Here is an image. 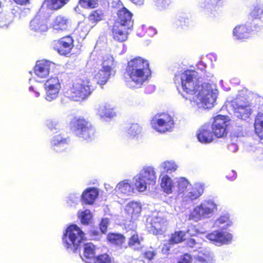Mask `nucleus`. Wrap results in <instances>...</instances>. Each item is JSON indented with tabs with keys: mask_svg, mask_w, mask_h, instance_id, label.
Listing matches in <instances>:
<instances>
[{
	"mask_svg": "<svg viewBox=\"0 0 263 263\" xmlns=\"http://www.w3.org/2000/svg\"><path fill=\"white\" fill-rule=\"evenodd\" d=\"M175 83H180L184 92L190 96L185 97L192 105L199 108H211L216 101L218 90L216 85L202 83L197 71L186 70L180 75L175 76Z\"/></svg>",
	"mask_w": 263,
	"mask_h": 263,
	"instance_id": "f257e3e1",
	"label": "nucleus"
},
{
	"mask_svg": "<svg viewBox=\"0 0 263 263\" xmlns=\"http://www.w3.org/2000/svg\"><path fill=\"white\" fill-rule=\"evenodd\" d=\"M126 72L129 79L128 85L132 88L141 87L151 75L148 61L140 57L128 61Z\"/></svg>",
	"mask_w": 263,
	"mask_h": 263,
	"instance_id": "f03ea898",
	"label": "nucleus"
},
{
	"mask_svg": "<svg viewBox=\"0 0 263 263\" xmlns=\"http://www.w3.org/2000/svg\"><path fill=\"white\" fill-rule=\"evenodd\" d=\"M157 179L155 168L151 166L143 167L133 178L136 190L139 192L149 191L156 184Z\"/></svg>",
	"mask_w": 263,
	"mask_h": 263,
	"instance_id": "7ed1b4c3",
	"label": "nucleus"
},
{
	"mask_svg": "<svg viewBox=\"0 0 263 263\" xmlns=\"http://www.w3.org/2000/svg\"><path fill=\"white\" fill-rule=\"evenodd\" d=\"M217 204L213 200H205L190 211L188 219L198 222L210 218L217 210Z\"/></svg>",
	"mask_w": 263,
	"mask_h": 263,
	"instance_id": "20e7f679",
	"label": "nucleus"
},
{
	"mask_svg": "<svg viewBox=\"0 0 263 263\" xmlns=\"http://www.w3.org/2000/svg\"><path fill=\"white\" fill-rule=\"evenodd\" d=\"M85 234L76 224L68 227L63 237L64 246L67 250L76 251L84 239Z\"/></svg>",
	"mask_w": 263,
	"mask_h": 263,
	"instance_id": "39448f33",
	"label": "nucleus"
},
{
	"mask_svg": "<svg viewBox=\"0 0 263 263\" xmlns=\"http://www.w3.org/2000/svg\"><path fill=\"white\" fill-rule=\"evenodd\" d=\"M91 83L88 80H79L74 82L68 89L69 97L75 101L85 99L93 90Z\"/></svg>",
	"mask_w": 263,
	"mask_h": 263,
	"instance_id": "423d86ee",
	"label": "nucleus"
},
{
	"mask_svg": "<svg viewBox=\"0 0 263 263\" xmlns=\"http://www.w3.org/2000/svg\"><path fill=\"white\" fill-rule=\"evenodd\" d=\"M71 126L76 135L79 138L87 141L93 139L94 129L91 124L85 120L74 118L71 122Z\"/></svg>",
	"mask_w": 263,
	"mask_h": 263,
	"instance_id": "0eeeda50",
	"label": "nucleus"
},
{
	"mask_svg": "<svg viewBox=\"0 0 263 263\" xmlns=\"http://www.w3.org/2000/svg\"><path fill=\"white\" fill-rule=\"evenodd\" d=\"M151 124L153 128L160 133L170 131L174 126L173 118L167 114L156 115Z\"/></svg>",
	"mask_w": 263,
	"mask_h": 263,
	"instance_id": "6e6552de",
	"label": "nucleus"
},
{
	"mask_svg": "<svg viewBox=\"0 0 263 263\" xmlns=\"http://www.w3.org/2000/svg\"><path fill=\"white\" fill-rule=\"evenodd\" d=\"M230 119L228 117L217 115L211 125L212 133L217 138H222L227 136L228 133L227 126L229 124Z\"/></svg>",
	"mask_w": 263,
	"mask_h": 263,
	"instance_id": "1a4fd4ad",
	"label": "nucleus"
},
{
	"mask_svg": "<svg viewBox=\"0 0 263 263\" xmlns=\"http://www.w3.org/2000/svg\"><path fill=\"white\" fill-rule=\"evenodd\" d=\"M230 107H232L234 115L236 117L244 120L249 118L252 111L251 106L249 102L239 99L232 101Z\"/></svg>",
	"mask_w": 263,
	"mask_h": 263,
	"instance_id": "9d476101",
	"label": "nucleus"
},
{
	"mask_svg": "<svg viewBox=\"0 0 263 263\" xmlns=\"http://www.w3.org/2000/svg\"><path fill=\"white\" fill-rule=\"evenodd\" d=\"M167 221L166 219L158 214L154 216L148 222L147 228L150 232L155 235L163 234L166 228Z\"/></svg>",
	"mask_w": 263,
	"mask_h": 263,
	"instance_id": "9b49d317",
	"label": "nucleus"
},
{
	"mask_svg": "<svg viewBox=\"0 0 263 263\" xmlns=\"http://www.w3.org/2000/svg\"><path fill=\"white\" fill-rule=\"evenodd\" d=\"M204 185L201 182H196L191 185L185 193L181 196L182 201L185 202H191L198 199L203 193Z\"/></svg>",
	"mask_w": 263,
	"mask_h": 263,
	"instance_id": "f8f14e48",
	"label": "nucleus"
},
{
	"mask_svg": "<svg viewBox=\"0 0 263 263\" xmlns=\"http://www.w3.org/2000/svg\"><path fill=\"white\" fill-rule=\"evenodd\" d=\"M73 46V39L69 36L62 37L58 41H54L53 43V48L61 55L68 54Z\"/></svg>",
	"mask_w": 263,
	"mask_h": 263,
	"instance_id": "ddd939ff",
	"label": "nucleus"
},
{
	"mask_svg": "<svg viewBox=\"0 0 263 263\" xmlns=\"http://www.w3.org/2000/svg\"><path fill=\"white\" fill-rule=\"evenodd\" d=\"M207 238L213 241L216 245L228 243L232 241L233 236L231 234L226 232L214 231L206 236Z\"/></svg>",
	"mask_w": 263,
	"mask_h": 263,
	"instance_id": "4468645a",
	"label": "nucleus"
},
{
	"mask_svg": "<svg viewBox=\"0 0 263 263\" xmlns=\"http://www.w3.org/2000/svg\"><path fill=\"white\" fill-rule=\"evenodd\" d=\"M54 67V64L46 60L37 61L34 68V72L39 78H45L50 73V70Z\"/></svg>",
	"mask_w": 263,
	"mask_h": 263,
	"instance_id": "2eb2a0df",
	"label": "nucleus"
},
{
	"mask_svg": "<svg viewBox=\"0 0 263 263\" xmlns=\"http://www.w3.org/2000/svg\"><path fill=\"white\" fill-rule=\"evenodd\" d=\"M196 135L198 141L203 144L210 143L214 140L211 127L209 124H205L201 126L198 129Z\"/></svg>",
	"mask_w": 263,
	"mask_h": 263,
	"instance_id": "dca6fc26",
	"label": "nucleus"
},
{
	"mask_svg": "<svg viewBox=\"0 0 263 263\" xmlns=\"http://www.w3.org/2000/svg\"><path fill=\"white\" fill-rule=\"evenodd\" d=\"M256 31L250 25H239L236 26L233 31V36L237 40H242L249 39Z\"/></svg>",
	"mask_w": 263,
	"mask_h": 263,
	"instance_id": "f3484780",
	"label": "nucleus"
},
{
	"mask_svg": "<svg viewBox=\"0 0 263 263\" xmlns=\"http://www.w3.org/2000/svg\"><path fill=\"white\" fill-rule=\"evenodd\" d=\"M118 20L115 23H119L121 27L131 29L133 26L132 13L126 8H122L118 11Z\"/></svg>",
	"mask_w": 263,
	"mask_h": 263,
	"instance_id": "a211bd4d",
	"label": "nucleus"
},
{
	"mask_svg": "<svg viewBox=\"0 0 263 263\" xmlns=\"http://www.w3.org/2000/svg\"><path fill=\"white\" fill-rule=\"evenodd\" d=\"M196 263H214L213 253L207 248H201L198 250L197 254L194 255Z\"/></svg>",
	"mask_w": 263,
	"mask_h": 263,
	"instance_id": "6ab92c4d",
	"label": "nucleus"
},
{
	"mask_svg": "<svg viewBox=\"0 0 263 263\" xmlns=\"http://www.w3.org/2000/svg\"><path fill=\"white\" fill-rule=\"evenodd\" d=\"M70 25L71 21L69 18L62 15L57 16L53 20L51 24L52 28L58 31H63L67 30Z\"/></svg>",
	"mask_w": 263,
	"mask_h": 263,
	"instance_id": "aec40b11",
	"label": "nucleus"
},
{
	"mask_svg": "<svg viewBox=\"0 0 263 263\" xmlns=\"http://www.w3.org/2000/svg\"><path fill=\"white\" fill-rule=\"evenodd\" d=\"M97 114L100 119L105 120L106 118L111 119L116 116L114 108L108 104L102 103L96 108Z\"/></svg>",
	"mask_w": 263,
	"mask_h": 263,
	"instance_id": "412c9836",
	"label": "nucleus"
},
{
	"mask_svg": "<svg viewBox=\"0 0 263 263\" xmlns=\"http://www.w3.org/2000/svg\"><path fill=\"white\" fill-rule=\"evenodd\" d=\"M135 186L128 180H125L117 185L115 191L118 195L130 196L135 193Z\"/></svg>",
	"mask_w": 263,
	"mask_h": 263,
	"instance_id": "4be33fe9",
	"label": "nucleus"
},
{
	"mask_svg": "<svg viewBox=\"0 0 263 263\" xmlns=\"http://www.w3.org/2000/svg\"><path fill=\"white\" fill-rule=\"evenodd\" d=\"M69 141L67 138L61 135H55L51 141L52 148L57 152H62L66 149Z\"/></svg>",
	"mask_w": 263,
	"mask_h": 263,
	"instance_id": "5701e85b",
	"label": "nucleus"
},
{
	"mask_svg": "<svg viewBox=\"0 0 263 263\" xmlns=\"http://www.w3.org/2000/svg\"><path fill=\"white\" fill-rule=\"evenodd\" d=\"M161 181L160 185L163 191L166 194H171L176 188V181L165 174L161 173L160 175Z\"/></svg>",
	"mask_w": 263,
	"mask_h": 263,
	"instance_id": "b1692460",
	"label": "nucleus"
},
{
	"mask_svg": "<svg viewBox=\"0 0 263 263\" xmlns=\"http://www.w3.org/2000/svg\"><path fill=\"white\" fill-rule=\"evenodd\" d=\"M30 29L35 32H45L48 29L47 21L40 15H36L30 23Z\"/></svg>",
	"mask_w": 263,
	"mask_h": 263,
	"instance_id": "393cba45",
	"label": "nucleus"
},
{
	"mask_svg": "<svg viewBox=\"0 0 263 263\" xmlns=\"http://www.w3.org/2000/svg\"><path fill=\"white\" fill-rule=\"evenodd\" d=\"M141 211L140 204L136 201H132L127 204L125 207V212L132 219H136L139 216Z\"/></svg>",
	"mask_w": 263,
	"mask_h": 263,
	"instance_id": "a878e982",
	"label": "nucleus"
},
{
	"mask_svg": "<svg viewBox=\"0 0 263 263\" xmlns=\"http://www.w3.org/2000/svg\"><path fill=\"white\" fill-rule=\"evenodd\" d=\"M127 28L121 27L119 23H115L112 28V35L115 40L120 42L125 41L127 38Z\"/></svg>",
	"mask_w": 263,
	"mask_h": 263,
	"instance_id": "bb28decb",
	"label": "nucleus"
},
{
	"mask_svg": "<svg viewBox=\"0 0 263 263\" xmlns=\"http://www.w3.org/2000/svg\"><path fill=\"white\" fill-rule=\"evenodd\" d=\"M114 74V72L101 67L95 74V79L98 84L103 85L106 83L110 77Z\"/></svg>",
	"mask_w": 263,
	"mask_h": 263,
	"instance_id": "cd10ccee",
	"label": "nucleus"
},
{
	"mask_svg": "<svg viewBox=\"0 0 263 263\" xmlns=\"http://www.w3.org/2000/svg\"><path fill=\"white\" fill-rule=\"evenodd\" d=\"M83 254L81 256L82 259L87 262L92 259L96 253V247L92 243H87L83 246Z\"/></svg>",
	"mask_w": 263,
	"mask_h": 263,
	"instance_id": "c85d7f7f",
	"label": "nucleus"
},
{
	"mask_svg": "<svg viewBox=\"0 0 263 263\" xmlns=\"http://www.w3.org/2000/svg\"><path fill=\"white\" fill-rule=\"evenodd\" d=\"M98 195L99 192L96 189L90 188L83 193L81 198L86 203L91 204L93 203Z\"/></svg>",
	"mask_w": 263,
	"mask_h": 263,
	"instance_id": "c756f323",
	"label": "nucleus"
},
{
	"mask_svg": "<svg viewBox=\"0 0 263 263\" xmlns=\"http://www.w3.org/2000/svg\"><path fill=\"white\" fill-rule=\"evenodd\" d=\"M161 173H165L171 174L175 172L178 168V165L175 161L167 160L162 162L159 166Z\"/></svg>",
	"mask_w": 263,
	"mask_h": 263,
	"instance_id": "7c9ffc66",
	"label": "nucleus"
},
{
	"mask_svg": "<svg viewBox=\"0 0 263 263\" xmlns=\"http://www.w3.org/2000/svg\"><path fill=\"white\" fill-rule=\"evenodd\" d=\"M254 127L256 134L263 140V113H258L255 120Z\"/></svg>",
	"mask_w": 263,
	"mask_h": 263,
	"instance_id": "2f4dec72",
	"label": "nucleus"
},
{
	"mask_svg": "<svg viewBox=\"0 0 263 263\" xmlns=\"http://www.w3.org/2000/svg\"><path fill=\"white\" fill-rule=\"evenodd\" d=\"M107 239L111 245L121 246L125 241V237L120 234L109 233L107 235Z\"/></svg>",
	"mask_w": 263,
	"mask_h": 263,
	"instance_id": "473e14b6",
	"label": "nucleus"
},
{
	"mask_svg": "<svg viewBox=\"0 0 263 263\" xmlns=\"http://www.w3.org/2000/svg\"><path fill=\"white\" fill-rule=\"evenodd\" d=\"M176 187L177 188V191L179 195H183L184 193H185L189 187L191 186L189 182L184 178L178 179L176 181Z\"/></svg>",
	"mask_w": 263,
	"mask_h": 263,
	"instance_id": "72a5a7b5",
	"label": "nucleus"
},
{
	"mask_svg": "<svg viewBox=\"0 0 263 263\" xmlns=\"http://www.w3.org/2000/svg\"><path fill=\"white\" fill-rule=\"evenodd\" d=\"M115 66L116 63L112 55L107 54L103 58L102 67L115 73L114 68Z\"/></svg>",
	"mask_w": 263,
	"mask_h": 263,
	"instance_id": "f704fd0d",
	"label": "nucleus"
},
{
	"mask_svg": "<svg viewBox=\"0 0 263 263\" xmlns=\"http://www.w3.org/2000/svg\"><path fill=\"white\" fill-rule=\"evenodd\" d=\"M231 225L232 222L230 221L229 217L226 215L220 217L214 223V226L216 227L223 229H227Z\"/></svg>",
	"mask_w": 263,
	"mask_h": 263,
	"instance_id": "c9c22d12",
	"label": "nucleus"
},
{
	"mask_svg": "<svg viewBox=\"0 0 263 263\" xmlns=\"http://www.w3.org/2000/svg\"><path fill=\"white\" fill-rule=\"evenodd\" d=\"M69 0H45V3L51 9L58 10L66 4Z\"/></svg>",
	"mask_w": 263,
	"mask_h": 263,
	"instance_id": "e433bc0d",
	"label": "nucleus"
},
{
	"mask_svg": "<svg viewBox=\"0 0 263 263\" xmlns=\"http://www.w3.org/2000/svg\"><path fill=\"white\" fill-rule=\"evenodd\" d=\"M104 16V13L101 10L92 11L88 16L89 21L94 25L98 22L103 20Z\"/></svg>",
	"mask_w": 263,
	"mask_h": 263,
	"instance_id": "4c0bfd02",
	"label": "nucleus"
},
{
	"mask_svg": "<svg viewBox=\"0 0 263 263\" xmlns=\"http://www.w3.org/2000/svg\"><path fill=\"white\" fill-rule=\"evenodd\" d=\"M142 131V128L138 123L130 124L127 128L126 132L129 137H135L139 135Z\"/></svg>",
	"mask_w": 263,
	"mask_h": 263,
	"instance_id": "58836bf2",
	"label": "nucleus"
},
{
	"mask_svg": "<svg viewBox=\"0 0 263 263\" xmlns=\"http://www.w3.org/2000/svg\"><path fill=\"white\" fill-rule=\"evenodd\" d=\"M44 88L45 89L60 90L61 85L59 80L57 77H53L48 79L44 84Z\"/></svg>",
	"mask_w": 263,
	"mask_h": 263,
	"instance_id": "ea45409f",
	"label": "nucleus"
},
{
	"mask_svg": "<svg viewBox=\"0 0 263 263\" xmlns=\"http://www.w3.org/2000/svg\"><path fill=\"white\" fill-rule=\"evenodd\" d=\"M13 20V15L11 13L0 14V27L7 28L11 24Z\"/></svg>",
	"mask_w": 263,
	"mask_h": 263,
	"instance_id": "a19ab883",
	"label": "nucleus"
},
{
	"mask_svg": "<svg viewBox=\"0 0 263 263\" xmlns=\"http://www.w3.org/2000/svg\"><path fill=\"white\" fill-rule=\"evenodd\" d=\"M221 4V0H205L201 7L211 10H215Z\"/></svg>",
	"mask_w": 263,
	"mask_h": 263,
	"instance_id": "79ce46f5",
	"label": "nucleus"
},
{
	"mask_svg": "<svg viewBox=\"0 0 263 263\" xmlns=\"http://www.w3.org/2000/svg\"><path fill=\"white\" fill-rule=\"evenodd\" d=\"M128 246L134 249L141 248V242L138 235L134 232H132V236L129 238Z\"/></svg>",
	"mask_w": 263,
	"mask_h": 263,
	"instance_id": "37998d69",
	"label": "nucleus"
},
{
	"mask_svg": "<svg viewBox=\"0 0 263 263\" xmlns=\"http://www.w3.org/2000/svg\"><path fill=\"white\" fill-rule=\"evenodd\" d=\"M187 246L194 250L196 251L200 250L202 248V243L201 240L198 237L196 238H191L187 240L186 241Z\"/></svg>",
	"mask_w": 263,
	"mask_h": 263,
	"instance_id": "c03bdc74",
	"label": "nucleus"
},
{
	"mask_svg": "<svg viewBox=\"0 0 263 263\" xmlns=\"http://www.w3.org/2000/svg\"><path fill=\"white\" fill-rule=\"evenodd\" d=\"M79 217L83 224L87 225L90 222L92 216L90 211L88 210H86L79 212Z\"/></svg>",
	"mask_w": 263,
	"mask_h": 263,
	"instance_id": "a18cd8bd",
	"label": "nucleus"
},
{
	"mask_svg": "<svg viewBox=\"0 0 263 263\" xmlns=\"http://www.w3.org/2000/svg\"><path fill=\"white\" fill-rule=\"evenodd\" d=\"M185 233L183 231L176 232L174 234H172L171 238L170 240L171 244L178 243L184 239Z\"/></svg>",
	"mask_w": 263,
	"mask_h": 263,
	"instance_id": "49530a36",
	"label": "nucleus"
},
{
	"mask_svg": "<svg viewBox=\"0 0 263 263\" xmlns=\"http://www.w3.org/2000/svg\"><path fill=\"white\" fill-rule=\"evenodd\" d=\"M46 95L45 99L49 102H51L55 100L59 94L60 90L57 89H45Z\"/></svg>",
	"mask_w": 263,
	"mask_h": 263,
	"instance_id": "de8ad7c7",
	"label": "nucleus"
},
{
	"mask_svg": "<svg viewBox=\"0 0 263 263\" xmlns=\"http://www.w3.org/2000/svg\"><path fill=\"white\" fill-rule=\"evenodd\" d=\"M92 26L87 25L85 23H81L78 27V31L80 32L81 37L84 38L89 32Z\"/></svg>",
	"mask_w": 263,
	"mask_h": 263,
	"instance_id": "09e8293b",
	"label": "nucleus"
},
{
	"mask_svg": "<svg viewBox=\"0 0 263 263\" xmlns=\"http://www.w3.org/2000/svg\"><path fill=\"white\" fill-rule=\"evenodd\" d=\"M29 84L30 86L29 87V90L30 92H32L34 93V97L35 98H38L40 96V93L39 92L40 89L38 87V83L36 82L34 80L29 79Z\"/></svg>",
	"mask_w": 263,
	"mask_h": 263,
	"instance_id": "8fccbe9b",
	"label": "nucleus"
},
{
	"mask_svg": "<svg viewBox=\"0 0 263 263\" xmlns=\"http://www.w3.org/2000/svg\"><path fill=\"white\" fill-rule=\"evenodd\" d=\"M98 0H80L79 4L84 8H92L97 6Z\"/></svg>",
	"mask_w": 263,
	"mask_h": 263,
	"instance_id": "3c124183",
	"label": "nucleus"
},
{
	"mask_svg": "<svg viewBox=\"0 0 263 263\" xmlns=\"http://www.w3.org/2000/svg\"><path fill=\"white\" fill-rule=\"evenodd\" d=\"M80 195L78 193L71 194L69 195L67 200V203L70 206H73L78 204L80 201Z\"/></svg>",
	"mask_w": 263,
	"mask_h": 263,
	"instance_id": "603ef678",
	"label": "nucleus"
},
{
	"mask_svg": "<svg viewBox=\"0 0 263 263\" xmlns=\"http://www.w3.org/2000/svg\"><path fill=\"white\" fill-rule=\"evenodd\" d=\"M111 258L106 253L99 255L95 259V263H110Z\"/></svg>",
	"mask_w": 263,
	"mask_h": 263,
	"instance_id": "864d4df0",
	"label": "nucleus"
},
{
	"mask_svg": "<svg viewBox=\"0 0 263 263\" xmlns=\"http://www.w3.org/2000/svg\"><path fill=\"white\" fill-rule=\"evenodd\" d=\"M263 14V6L261 5H256L251 13V15L254 18L260 17Z\"/></svg>",
	"mask_w": 263,
	"mask_h": 263,
	"instance_id": "5fc2aeb1",
	"label": "nucleus"
},
{
	"mask_svg": "<svg viewBox=\"0 0 263 263\" xmlns=\"http://www.w3.org/2000/svg\"><path fill=\"white\" fill-rule=\"evenodd\" d=\"M192 261V256L189 254H185L179 258L177 263H193Z\"/></svg>",
	"mask_w": 263,
	"mask_h": 263,
	"instance_id": "6e6d98bb",
	"label": "nucleus"
},
{
	"mask_svg": "<svg viewBox=\"0 0 263 263\" xmlns=\"http://www.w3.org/2000/svg\"><path fill=\"white\" fill-rule=\"evenodd\" d=\"M171 3V0H156V5L160 9H165Z\"/></svg>",
	"mask_w": 263,
	"mask_h": 263,
	"instance_id": "4d7b16f0",
	"label": "nucleus"
},
{
	"mask_svg": "<svg viewBox=\"0 0 263 263\" xmlns=\"http://www.w3.org/2000/svg\"><path fill=\"white\" fill-rule=\"evenodd\" d=\"M108 223L109 219L108 218L102 219L100 224V230L102 233H105L106 232Z\"/></svg>",
	"mask_w": 263,
	"mask_h": 263,
	"instance_id": "13d9d810",
	"label": "nucleus"
},
{
	"mask_svg": "<svg viewBox=\"0 0 263 263\" xmlns=\"http://www.w3.org/2000/svg\"><path fill=\"white\" fill-rule=\"evenodd\" d=\"M156 251L153 249L150 248L149 250L146 251L144 253L145 257L149 260H151L153 258V257L156 255Z\"/></svg>",
	"mask_w": 263,
	"mask_h": 263,
	"instance_id": "bf43d9fd",
	"label": "nucleus"
},
{
	"mask_svg": "<svg viewBox=\"0 0 263 263\" xmlns=\"http://www.w3.org/2000/svg\"><path fill=\"white\" fill-rule=\"evenodd\" d=\"M189 23V20L185 18H181V20H178L176 21L175 24L176 26H180L183 27V26H187Z\"/></svg>",
	"mask_w": 263,
	"mask_h": 263,
	"instance_id": "052dcab7",
	"label": "nucleus"
},
{
	"mask_svg": "<svg viewBox=\"0 0 263 263\" xmlns=\"http://www.w3.org/2000/svg\"><path fill=\"white\" fill-rule=\"evenodd\" d=\"M47 126L51 130L53 129H57L58 128V125L57 123L53 121H49L47 123Z\"/></svg>",
	"mask_w": 263,
	"mask_h": 263,
	"instance_id": "680f3d73",
	"label": "nucleus"
},
{
	"mask_svg": "<svg viewBox=\"0 0 263 263\" xmlns=\"http://www.w3.org/2000/svg\"><path fill=\"white\" fill-rule=\"evenodd\" d=\"M147 33L149 35H154L156 33V30L153 27H149L147 30Z\"/></svg>",
	"mask_w": 263,
	"mask_h": 263,
	"instance_id": "e2e57ef3",
	"label": "nucleus"
},
{
	"mask_svg": "<svg viewBox=\"0 0 263 263\" xmlns=\"http://www.w3.org/2000/svg\"><path fill=\"white\" fill-rule=\"evenodd\" d=\"M109 4L111 5V7H116L118 6V8L121 6V4L120 3L119 0H116V1L112 2L111 3L110 2H109Z\"/></svg>",
	"mask_w": 263,
	"mask_h": 263,
	"instance_id": "0e129e2a",
	"label": "nucleus"
},
{
	"mask_svg": "<svg viewBox=\"0 0 263 263\" xmlns=\"http://www.w3.org/2000/svg\"><path fill=\"white\" fill-rule=\"evenodd\" d=\"M16 3L23 5H25L29 2V0H13Z\"/></svg>",
	"mask_w": 263,
	"mask_h": 263,
	"instance_id": "69168bd1",
	"label": "nucleus"
},
{
	"mask_svg": "<svg viewBox=\"0 0 263 263\" xmlns=\"http://www.w3.org/2000/svg\"><path fill=\"white\" fill-rule=\"evenodd\" d=\"M131 1L137 5H142L144 4L145 0H131Z\"/></svg>",
	"mask_w": 263,
	"mask_h": 263,
	"instance_id": "338daca9",
	"label": "nucleus"
},
{
	"mask_svg": "<svg viewBox=\"0 0 263 263\" xmlns=\"http://www.w3.org/2000/svg\"><path fill=\"white\" fill-rule=\"evenodd\" d=\"M229 149L233 152H235L237 150V146L235 144H232L229 146Z\"/></svg>",
	"mask_w": 263,
	"mask_h": 263,
	"instance_id": "774afa93",
	"label": "nucleus"
}]
</instances>
